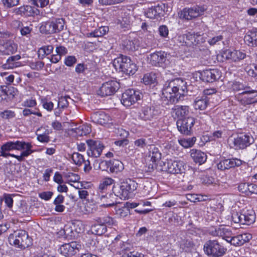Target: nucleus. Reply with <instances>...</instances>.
Wrapping results in <instances>:
<instances>
[{
  "label": "nucleus",
  "mask_w": 257,
  "mask_h": 257,
  "mask_svg": "<svg viewBox=\"0 0 257 257\" xmlns=\"http://www.w3.org/2000/svg\"><path fill=\"white\" fill-rule=\"evenodd\" d=\"M8 87L5 85L0 86V102L6 100L8 98Z\"/></svg>",
  "instance_id": "nucleus-61"
},
{
  "label": "nucleus",
  "mask_w": 257,
  "mask_h": 257,
  "mask_svg": "<svg viewBox=\"0 0 257 257\" xmlns=\"http://www.w3.org/2000/svg\"><path fill=\"white\" fill-rule=\"evenodd\" d=\"M108 31V28L105 26L99 27L91 32L90 35L93 37H99L104 35Z\"/></svg>",
  "instance_id": "nucleus-48"
},
{
  "label": "nucleus",
  "mask_w": 257,
  "mask_h": 257,
  "mask_svg": "<svg viewBox=\"0 0 257 257\" xmlns=\"http://www.w3.org/2000/svg\"><path fill=\"white\" fill-rule=\"evenodd\" d=\"M21 58V56L20 55L10 57L4 65V68L6 69H13L21 66V62L19 61Z\"/></svg>",
  "instance_id": "nucleus-31"
},
{
  "label": "nucleus",
  "mask_w": 257,
  "mask_h": 257,
  "mask_svg": "<svg viewBox=\"0 0 257 257\" xmlns=\"http://www.w3.org/2000/svg\"><path fill=\"white\" fill-rule=\"evenodd\" d=\"M91 230L92 233L100 235L107 231L106 227L100 223H96L91 226Z\"/></svg>",
  "instance_id": "nucleus-39"
},
{
  "label": "nucleus",
  "mask_w": 257,
  "mask_h": 257,
  "mask_svg": "<svg viewBox=\"0 0 257 257\" xmlns=\"http://www.w3.org/2000/svg\"><path fill=\"white\" fill-rule=\"evenodd\" d=\"M53 195V193L51 191H45L39 193V196L42 199L48 201L52 198Z\"/></svg>",
  "instance_id": "nucleus-64"
},
{
  "label": "nucleus",
  "mask_w": 257,
  "mask_h": 257,
  "mask_svg": "<svg viewBox=\"0 0 257 257\" xmlns=\"http://www.w3.org/2000/svg\"><path fill=\"white\" fill-rule=\"evenodd\" d=\"M196 141V139L195 137L188 139H182L178 140L180 145L185 148L192 147L195 144Z\"/></svg>",
  "instance_id": "nucleus-47"
},
{
  "label": "nucleus",
  "mask_w": 257,
  "mask_h": 257,
  "mask_svg": "<svg viewBox=\"0 0 257 257\" xmlns=\"http://www.w3.org/2000/svg\"><path fill=\"white\" fill-rule=\"evenodd\" d=\"M91 118L93 122L100 125L107 124L111 120L110 116L103 111L94 112L92 114Z\"/></svg>",
  "instance_id": "nucleus-24"
},
{
  "label": "nucleus",
  "mask_w": 257,
  "mask_h": 257,
  "mask_svg": "<svg viewBox=\"0 0 257 257\" xmlns=\"http://www.w3.org/2000/svg\"><path fill=\"white\" fill-rule=\"evenodd\" d=\"M249 184H250L246 183H240L238 186V191L248 196Z\"/></svg>",
  "instance_id": "nucleus-60"
},
{
  "label": "nucleus",
  "mask_w": 257,
  "mask_h": 257,
  "mask_svg": "<svg viewBox=\"0 0 257 257\" xmlns=\"http://www.w3.org/2000/svg\"><path fill=\"white\" fill-rule=\"evenodd\" d=\"M232 233L229 228H226L224 226H222L219 237H221L228 242H229L230 239L232 237Z\"/></svg>",
  "instance_id": "nucleus-46"
},
{
  "label": "nucleus",
  "mask_w": 257,
  "mask_h": 257,
  "mask_svg": "<svg viewBox=\"0 0 257 257\" xmlns=\"http://www.w3.org/2000/svg\"><path fill=\"white\" fill-rule=\"evenodd\" d=\"M120 238L121 236L118 235L109 245V248L116 254L127 255V252L131 249V245L127 242L121 240Z\"/></svg>",
  "instance_id": "nucleus-10"
},
{
  "label": "nucleus",
  "mask_w": 257,
  "mask_h": 257,
  "mask_svg": "<svg viewBox=\"0 0 257 257\" xmlns=\"http://www.w3.org/2000/svg\"><path fill=\"white\" fill-rule=\"evenodd\" d=\"M1 147H3V150H7L9 152L12 150H24L22 152H28V157L34 152L32 150L33 146L31 143L24 141H9L5 143Z\"/></svg>",
  "instance_id": "nucleus-8"
},
{
  "label": "nucleus",
  "mask_w": 257,
  "mask_h": 257,
  "mask_svg": "<svg viewBox=\"0 0 257 257\" xmlns=\"http://www.w3.org/2000/svg\"><path fill=\"white\" fill-rule=\"evenodd\" d=\"M186 39L194 45H198L204 41L203 36L198 33H189L186 35Z\"/></svg>",
  "instance_id": "nucleus-37"
},
{
  "label": "nucleus",
  "mask_w": 257,
  "mask_h": 257,
  "mask_svg": "<svg viewBox=\"0 0 257 257\" xmlns=\"http://www.w3.org/2000/svg\"><path fill=\"white\" fill-rule=\"evenodd\" d=\"M222 226H212L208 227L207 229V232L213 236H219L220 235Z\"/></svg>",
  "instance_id": "nucleus-51"
},
{
  "label": "nucleus",
  "mask_w": 257,
  "mask_h": 257,
  "mask_svg": "<svg viewBox=\"0 0 257 257\" xmlns=\"http://www.w3.org/2000/svg\"><path fill=\"white\" fill-rule=\"evenodd\" d=\"M48 131L42 134L37 135V140L42 143H47L50 141Z\"/></svg>",
  "instance_id": "nucleus-63"
},
{
  "label": "nucleus",
  "mask_w": 257,
  "mask_h": 257,
  "mask_svg": "<svg viewBox=\"0 0 257 257\" xmlns=\"http://www.w3.org/2000/svg\"><path fill=\"white\" fill-rule=\"evenodd\" d=\"M110 170L111 173H118L123 170L124 167L122 163L118 160H110Z\"/></svg>",
  "instance_id": "nucleus-36"
},
{
  "label": "nucleus",
  "mask_w": 257,
  "mask_h": 257,
  "mask_svg": "<svg viewBox=\"0 0 257 257\" xmlns=\"http://www.w3.org/2000/svg\"><path fill=\"white\" fill-rule=\"evenodd\" d=\"M159 113V110L155 106H146L142 109L140 117L144 120H151L156 118Z\"/></svg>",
  "instance_id": "nucleus-20"
},
{
  "label": "nucleus",
  "mask_w": 257,
  "mask_h": 257,
  "mask_svg": "<svg viewBox=\"0 0 257 257\" xmlns=\"http://www.w3.org/2000/svg\"><path fill=\"white\" fill-rule=\"evenodd\" d=\"M38 10L29 5H24L13 10V13L17 16L28 17L33 16Z\"/></svg>",
  "instance_id": "nucleus-21"
},
{
  "label": "nucleus",
  "mask_w": 257,
  "mask_h": 257,
  "mask_svg": "<svg viewBox=\"0 0 257 257\" xmlns=\"http://www.w3.org/2000/svg\"><path fill=\"white\" fill-rule=\"evenodd\" d=\"M204 11L203 8L198 6L185 8L179 13V16L181 19L190 20L203 15Z\"/></svg>",
  "instance_id": "nucleus-15"
},
{
  "label": "nucleus",
  "mask_w": 257,
  "mask_h": 257,
  "mask_svg": "<svg viewBox=\"0 0 257 257\" xmlns=\"http://www.w3.org/2000/svg\"><path fill=\"white\" fill-rule=\"evenodd\" d=\"M232 90L235 92H239L238 94H253L256 93L257 90H250L249 87L245 86L243 84L239 82H234L231 85Z\"/></svg>",
  "instance_id": "nucleus-26"
},
{
  "label": "nucleus",
  "mask_w": 257,
  "mask_h": 257,
  "mask_svg": "<svg viewBox=\"0 0 257 257\" xmlns=\"http://www.w3.org/2000/svg\"><path fill=\"white\" fill-rule=\"evenodd\" d=\"M119 88V84L116 81L110 80L103 83L98 91V94L102 97L113 95Z\"/></svg>",
  "instance_id": "nucleus-16"
},
{
  "label": "nucleus",
  "mask_w": 257,
  "mask_h": 257,
  "mask_svg": "<svg viewBox=\"0 0 257 257\" xmlns=\"http://www.w3.org/2000/svg\"><path fill=\"white\" fill-rule=\"evenodd\" d=\"M179 245L183 251L187 252L189 251L193 248L194 243L191 238L186 237L184 238H182L179 241Z\"/></svg>",
  "instance_id": "nucleus-32"
},
{
  "label": "nucleus",
  "mask_w": 257,
  "mask_h": 257,
  "mask_svg": "<svg viewBox=\"0 0 257 257\" xmlns=\"http://www.w3.org/2000/svg\"><path fill=\"white\" fill-rule=\"evenodd\" d=\"M224 55L227 60H229L232 62L239 61L246 57L245 53L240 51L233 50H226L224 52Z\"/></svg>",
  "instance_id": "nucleus-22"
},
{
  "label": "nucleus",
  "mask_w": 257,
  "mask_h": 257,
  "mask_svg": "<svg viewBox=\"0 0 257 257\" xmlns=\"http://www.w3.org/2000/svg\"><path fill=\"white\" fill-rule=\"evenodd\" d=\"M201 180L203 184L207 185L212 184L215 181L214 178L207 174L202 175L201 177Z\"/></svg>",
  "instance_id": "nucleus-59"
},
{
  "label": "nucleus",
  "mask_w": 257,
  "mask_h": 257,
  "mask_svg": "<svg viewBox=\"0 0 257 257\" xmlns=\"http://www.w3.org/2000/svg\"><path fill=\"white\" fill-rule=\"evenodd\" d=\"M190 156L194 162L199 165L203 164L207 160L206 154L200 150L196 149L191 150L190 151Z\"/></svg>",
  "instance_id": "nucleus-28"
},
{
  "label": "nucleus",
  "mask_w": 257,
  "mask_h": 257,
  "mask_svg": "<svg viewBox=\"0 0 257 257\" xmlns=\"http://www.w3.org/2000/svg\"><path fill=\"white\" fill-rule=\"evenodd\" d=\"M209 104V100L207 96L202 95L197 97L193 103V106L195 109L201 110L206 108Z\"/></svg>",
  "instance_id": "nucleus-30"
},
{
  "label": "nucleus",
  "mask_w": 257,
  "mask_h": 257,
  "mask_svg": "<svg viewBox=\"0 0 257 257\" xmlns=\"http://www.w3.org/2000/svg\"><path fill=\"white\" fill-rule=\"evenodd\" d=\"M0 116L3 119H9L14 118L16 116L15 111L11 110H5L0 112Z\"/></svg>",
  "instance_id": "nucleus-57"
},
{
  "label": "nucleus",
  "mask_w": 257,
  "mask_h": 257,
  "mask_svg": "<svg viewBox=\"0 0 257 257\" xmlns=\"http://www.w3.org/2000/svg\"><path fill=\"white\" fill-rule=\"evenodd\" d=\"M141 93L133 89L126 90L121 96V103L126 107H128L135 103L141 98Z\"/></svg>",
  "instance_id": "nucleus-14"
},
{
  "label": "nucleus",
  "mask_w": 257,
  "mask_h": 257,
  "mask_svg": "<svg viewBox=\"0 0 257 257\" xmlns=\"http://www.w3.org/2000/svg\"><path fill=\"white\" fill-rule=\"evenodd\" d=\"M148 59L153 66L163 67L167 60V54L162 51H156L150 54Z\"/></svg>",
  "instance_id": "nucleus-18"
},
{
  "label": "nucleus",
  "mask_w": 257,
  "mask_h": 257,
  "mask_svg": "<svg viewBox=\"0 0 257 257\" xmlns=\"http://www.w3.org/2000/svg\"><path fill=\"white\" fill-rule=\"evenodd\" d=\"M186 93V82L182 79L177 78L164 84L161 99L165 105L173 104L182 100Z\"/></svg>",
  "instance_id": "nucleus-1"
},
{
  "label": "nucleus",
  "mask_w": 257,
  "mask_h": 257,
  "mask_svg": "<svg viewBox=\"0 0 257 257\" xmlns=\"http://www.w3.org/2000/svg\"><path fill=\"white\" fill-rule=\"evenodd\" d=\"M86 144L88 146L87 153L88 156L91 157H100L105 148L104 145L99 140H87Z\"/></svg>",
  "instance_id": "nucleus-12"
},
{
  "label": "nucleus",
  "mask_w": 257,
  "mask_h": 257,
  "mask_svg": "<svg viewBox=\"0 0 257 257\" xmlns=\"http://www.w3.org/2000/svg\"><path fill=\"white\" fill-rule=\"evenodd\" d=\"M247 74L257 80V65H251L245 68Z\"/></svg>",
  "instance_id": "nucleus-54"
},
{
  "label": "nucleus",
  "mask_w": 257,
  "mask_h": 257,
  "mask_svg": "<svg viewBox=\"0 0 257 257\" xmlns=\"http://www.w3.org/2000/svg\"><path fill=\"white\" fill-rule=\"evenodd\" d=\"M223 40V37L221 35H218L212 37H209L207 42L209 45L213 46L218 44V42Z\"/></svg>",
  "instance_id": "nucleus-62"
},
{
  "label": "nucleus",
  "mask_w": 257,
  "mask_h": 257,
  "mask_svg": "<svg viewBox=\"0 0 257 257\" xmlns=\"http://www.w3.org/2000/svg\"><path fill=\"white\" fill-rule=\"evenodd\" d=\"M195 123V119L192 117H187L179 119L176 122L178 131L182 134L189 135L192 128Z\"/></svg>",
  "instance_id": "nucleus-17"
},
{
  "label": "nucleus",
  "mask_w": 257,
  "mask_h": 257,
  "mask_svg": "<svg viewBox=\"0 0 257 257\" xmlns=\"http://www.w3.org/2000/svg\"><path fill=\"white\" fill-rule=\"evenodd\" d=\"M91 132L90 125L83 124L75 128V132L80 136H86Z\"/></svg>",
  "instance_id": "nucleus-43"
},
{
  "label": "nucleus",
  "mask_w": 257,
  "mask_h": 257,
  "mask_svg": "<svg viewBox=\"0 0 257 257\" xmlns=\"http://www.w3.org/2000/svg\"><path fill=\"white\" fill-rule=\"evenodd\" d=\"M97 209V206L93 202H90L88 200H87L84 204L83 211L85 214H91L95 212Z\"/></svg>",
  "instance_id": "nucleus-41"
},
{
  "label": "nucleus",
  "mask_w": 257,
  "mask_h": 257,
  "mask_svg": "<svg viewBox=\"0 0 257 257\" xmlns=\"http://www.w3.org/2000/svg\"><path fill=\"white\" fill-rule=\"evenodd\" d=\"M65 21L62 18H54L43 22L40 27V32L45 34L58 33L64 29Z\"/></svg>",
  "instance_id": "nucleus-4"
},
{
  "label": "nucleus",
  "mask_w": 257,
  "mask_h": 257,
  "mask_svg": "<svg viewBox=\"0 0 257 257\" xmlns=\"http://www.w3.org/2000/svg\"><path fill=\"white\" fill-rule=\"evenodd\" d=\"M41 103L44 108L48 111H51L54 108V103L52 101H49L47 98H42L41 100Z\"/></svg>",
  "instance_id": "nucleus-55"
},
{
  "label": "nucleus",
  "mask_w": 257,
  "mask_h": 257,
  "mask_svg": "<svg viewBox=\"0 0 257 257\" xmlns=\"http://www.w3.org/2000/svg\"><path fill=\"white\" fill-rule=\"evenodd\" d=\"M244 41L249 46L257 47V29L248 32L244 36Z\"/></svg>",
  "instance_id": "nucleus-29"
},
{
  "label": "nucleus",
  "mask_w": 257,
  "mask_h": 257,
  "mask_svg": "<svg viewBox=\"0 0 257 257\" xmlns=\"http://www.w3.org/2000/svg\"><path fill=\"white\" fill-rule=\"evenodd\" d=\"M7 152H8L7 150H3V147H1L0 153L1 156L4 158H8V157L11 156L17 159L19 162L24 161L25 160V157H27L28 154V153L27 152H21V155L18 156L10 153H7Z\"/></svg>",
  "instance_id": "nucleus-35"
},
{
  "label": "nucleus",
  "mask_w": 257,
  "mask_h": 257,
  "mask_svg": "<svg viewBox=\"0 0 257 257\" xmlns=\"http://www.w3.org/2000/svg\"><path fill=\"white\" fill-rule=\"evenodd\" d=\"M113 65L116 70L129 75L134 74L138 70L136 64L129 57L122 55L114 59Z\"/></svg>",
  "instance_id": "nucleus-3"
},
{
  "label": "nucleus",
  "mask_w": 257,
  "mask_h": 257,
  "mask_svg": "<svg viewBox=\"0 0 257 257\" xmlns=\"http://www.w3.org/2000/svg\"><path fill=\"white\" fill-rule=\"evenodd\" d=\"M203 250L210 257H220L225 252V249L217 240H208L204 244Z\"/></svg>",
  "instance_id": "nucleus-7"
},
{
  "label": "nucleus",
  "mask_w": 257,
  "mask_h": 257,
  "mask_svg": "<svg viewBox=\"0 0 257 257\" xmlns=\"http://www.w3.org/2000/svg\"><path fill=\"white\" fill-rule=\"evenodd\" d=\"M225 160L226 162H227V164L229 169L235 167H239L241 166L243 163L242 160L237 158H231Z\"/></svg>",
  "instance_id": "nucleus-53"
},
{
  "label": "nucleus",
  "mask_w": 257,
  "mask_h": 257,
  "mask_svg": "<svg viewBox=\"0 0 257 257\" xmlns=\"http://www.w3.org/2000/svg\"><path fill=\"white\" fill-rule=\"evenodd\" d=\"M17 45L12 41H7L0 43V53L2 55H10L17 51Z\"/></svg>",
  "instance_id": "nucleus-23"
},
{
  "label": "nucleus",
  "mask_w": 257,
  "mask_h": 257,
  "mask_svg": "<svg viewBox=\"0 0 257 257\" xmlns=\"http://www.w3.org/2000/svg\"><path fill=\"white\" fill-rule=\"evenodd\" d=\"M9 243L16 247L24 249L30 244V238L27 232L23 230L15 232L9 237Z\"/></svg>",
  "instance_id": "nucleus-6"
},
{
  "label": "nucleus",
  "mask_w": 257,
  "mask_h": 257,
  "mask_svg": "<svg viewBox=\"0 0 257 257\" xmlns=\"http://www.w3.org/2000/svg\"><path fill=\"white\" fill-rule=\"evenodd\" d=\"M149 157L151 158V162H158L161 158V153L158 148L154 145H150L149 149Z\"/></svg>",
  "instance_id": "nucleus-34"
},
{
  "label": "nucleus",
  "mask_w": 257,
  "mask_h": 257,
  "mask_svg": "<svg viewBox=\"0 0 257 257\" xmlns=\"http://www.w3.org/2000/svg\"><path fill=\"white\" fill-rule=\"evenodd\" d=\"M221 76V72L218 69H209L200 73V79L204 82H213L219 79Z\"/></svg>",
  "instance_id": "nucleus-19"
},
{
  "label": "nucleus",
  "mask_w": 257,
  "mask_h": 257,
  "mask_svg": "<svg viewBox=\"0 0 257 257\" xmlns=\"http://www.w3.org/2000/svg\"><path fill=\"white\" fill-rule=\"evenodd\" d=\"M81 244L77 241H72L61 245L58 249L59 253L66 257H71L79 251Z\"/></svg>",
  "instance_id": "nucleus-13"
},
{
  "label": "nucleus",
  "mask_w": 257,
  "mask_h": 257,
  "mask_svg": "<svg viewBox=\"0 0 257 257\" xmlns=\"http://www.w3.org/2000/svg\"><path fill=\"white\" fill-rule=\"evenodd\" d=\"M138 184L131 179H127L121 182L118 186H113L112 188L113 194L109 195L112 199L111 202L107 203L106 206H113L117 204L116 197H119L122 200L127 199L131 197L133 192L137 189Z\"/></svg>",
  "instance_id": "nucleus-2"
},
{
  "label": "nucleus",
  "mask_w": 257,
  "mask_h": 257,
  "mask_svg": "<svg viewBox=\"0 0 257 257\" xmlns=\"http://www.w3.org/2000/svg\"><path fill=\"white\" fill-rule=\"evenodd\" d=\"M253 138L247 134H241L229 140L230 146L235 149H243L253 143Z\"/></svg>",
  "instance_id": "nucleus-11"
},
{
  "label": "nucleus",
  "mask_w": 257,
  "mask_h": 257,
  "mask_svg": "<svg viewBox=\"0 0 257 257\" xmlns=\"http://www.w3.org/2000/svg\"><path fill=\"white\" fill-rule=\"evenodd\" d=\"M246 94H238L235 97L242 105H246L250 104L253 102V97L256 96V94L252 97L245 96Z\"/></svg>",
  "instance_id": "nucleus-38"
},
{
  "label": "nucleus",
  "mask_w": 257,
  "mask_h": 257,
  "mask_svg": "<svg viewBox=\"0 0 257 257\" xmlns=\"http://www.w3.org/2000/svg\"><path fill=\"white\" fill-rule=\"evenodd\" d=\"M122 45L128 51H134L138 49V45L136 40L125 39L123 41Z\"/></svg>",
  "instance_id": "nucleus-40"
},
{
  "label": "nucleus",
  "mask_w": 257,
  "mask_h": 257,
  "mask_svg": "<svg viewBox=\"0 0 257 257\" xmlns=\"http://www.w3.org/2000/svg\"><path fill=\"white\" fill-rule=\"evenodd\" d=\"M150 139H147L145 138L137 139L134 142L135 147L137 148H145L146 147L150 146Z\"/></svg>",
  "instance_id": "nucleus-49"
},
{
  "label": "nucleus",
  "mask_w": 257,
  "mask_h": 257,
  "mask_svg": "<svg viewBox=\"0 0 257 257\" xmlns=\"http://www.w3.org/2000/svg\"><path fill=\"white\" fill-rule=\"evenodd\" d=\"M231 217L235 223L250 225L255 221L256 215L252 209L245 208L240 212H233Z\"/></svg>",
  "instance_id": "nucleus-5"
},
{
  "label": "nucleus",
  "mask_w": 257,
  "mask_h": 257,
  "mask_svg": "<svg viewBox=\"0 0 257 257\" xmlns=\"http://www.w3.org/2000/svg\"><path fill=\"white\" fill-rule=\"evenodd\" d=\"M70 99V97L66 96L65 97H61L59 98L58 102V107L62 109H64L68 106L69 102L68 99Z\"/></svg>",
  "instance_id": "nucleus-58"
},
{
  "label": "nucleus",
  "mask_w": 257,
  "mask_h": 257,
  "mask_svg": "<svg viewBox=\"0 0 257 257\" xmlns=\"http://www.w3.org/2000/svg\"><path fill=\"white\" fill-rule=\"evenodd\" d=\"M173 113L177 117H183L188 115L189 107L188 106L176 105L172 109Z\"/></svg>",
  "instance_id": "nucleus-33"
},
{
  "label": "nucleus",
  "mask_w": 257,
  "mask_h": 257,
  "mask_svg": "<svg viewBox=\"0 0 257 257\" xmlns=\"http://www.w3.org/2000/svg\"><path fill=\"white\" fill-rule=\"evenodd\" d=\"M158 32L160 36L163 38L166 39L168 38L169 29L167 26L162 25L159 26L158 28Z\"/></svg>",
  "instance_id": "nucleus-56"
},
{
  "label": "nucleus",
  "mask_w": 257,
  "mask_h": 257,
  "mask_svg": "<svg viewBox=\"0 0 257 257\" xmlns=\"http://www.w3.org/2000/svg\"><path fill=\"white\" fill-rule=\"evenodd\" d=\"M64 177L67 179L68 183L76 182L80 179V177L78 175L72 172L64 173Z\"/></svg>",
  "instance_id": "nucleus-50"
},
{
  "label": "nucleus",
  "mask_w": 257,
  "mask_h": 257,
  "mask_svg": "<svg viewBox=\"0 0 257 257\" xmlns=\"http://www.w3.org/2000/svg\"><path fill=\"white\" fill-rule=\"evenodd\" d=\"M187 166L182 161L167 159L164 162V169L171 174H182L185 172Z\"/></svg>",
  "instance_id": "nucleus-9"
},
{
  "label": "nucleus",
  "mask_w": 257,
  "mask_h": 257,
  "mask_svg": "<svg viewBox=\"0 0 257 257\" xmlns=\"http://www.w3.org/2000/svg\"><path fill=\"white\" fill-rule=\"evenodd\" d=\"M114 181L112 178L107 177L104 178L99 184L98 190L100 192H103L109 186L114 183Z\"/></svg>",
  "instance_id": "nucleus-44"
},
{
  "label": "nucleus",
  "mask_w": 257,
  "mask_h": 257,
  "mask_svg": "<svg viewBox=\"0 0 257 257\" xmlns=\"http://www.w3.org/2000/svg\"><path fill=\"white\" fill-rule=\"evenodd\" d=\"M251 238V235L249 233H243L232 237L229 242L234 246H241L245 242H248Z\"/></svg>",
  "instance_id": "nucleus-25"
},
{
  "label": "nucleus",
  "mask_w": 257,
  "mask_h": 257,
  "mask_svg": "<svg viewBox=\"0 0 257 257\" xmlns=\"http://www.w3.org/2000/svg\"><path fill=\"white\" fill-rule=\"evenodd\" d=\"M96 221L97 223H101L106 227L107 226H111L114 224L113 219L109 216L98 217L96 219Z\"/></svg>",
  "instance_id": "nucleus-45"
},
{
  "label": "nucleus",
  "mask_w": 257,
  "mask_h": 257,
  "mask_svg": "<svg viewBox=\"0 0 257 257\" xmlns=\"http://www.w3.org/2000/svg\"><path fill=\"white\" fill-rule=\"evenodd\" d=\"M71 158L74 164L78 166H81L84 161L83 156L78 153H74Z\"/></svg>",
  "instance_id": "nucleus-52"
},
{
  "label": "nucleus",
  "mask_w": 257,
  "mask_h": 257,
  "mask_svg": "<svg viewBox=\"0 0 257 257\" xmlns=\"http://www.w3.org/2000/svg\"><path fill=\"white\" fill-rule=\"evenodd\" d=\"M157 76L154 73H147L144 75L143 82L145 85L154 84L156 82Z\"/></svg>",
  "instance_id": "nucleus-42"
},
{
  "label": "nucleus",
  "mask_w": 257,
  "mask_h": 257,
  "mask_svg": "<svg viewBox=\"0 0 257 257\" xmlns=\"http://www.w3.org/2000/svg\"><path fill=\"white\" fill-rule=\"evenodd\" d=\"M163 12L162 8L157 6L148 8L145 12V15L149 19L158 20L161 17Z\"/></svg>",
  "instance_id": "nucleus-27"
}]
</instances>
